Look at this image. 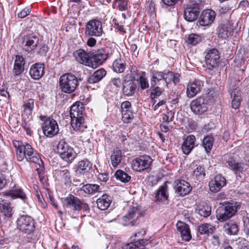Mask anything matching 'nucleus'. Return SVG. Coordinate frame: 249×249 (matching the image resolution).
<instances>
[{
	"instance_id": "obj_1",
	"label": "nucleus",
	"mask_w": 249,
	"mask_h": 249,
	"mask_svg": "<svg viewBox=\"0 0 249 249\" xmlns=\"http://www.w3.org/2000/svg\"><path fill=\"white\" fill-rule=\"evenodd\" d=\"M13 144L16 149L17 157L19 161L26 159L27 161L38 164L42 168L43 162L36 151L28 143L14 140Z\"/></svg>"
},
{
	"instance_id": "obj_2",
	"label": "nucleus",
	"mask_w": 249,
	"mask_h": 249,
	"mask_svg": "<svg viewBox=\"0 0 249 249\" xmlns=\"http://www.w3.org/2000/svg\"><path fill=\"white\" fill-rule=\"evenodd\" d=\"M83 111L82 105H80L79 103H75L71 106L70 111L71 125L74 130L79 133L84 132L87 128L84 124Z\"/></svg>"
},
{
	"instance_id": "obj_3",
	"label": "nucleus",
	"mask_w": 249,
	"mask_h": 249,
	"mask_svg": "<svg viewBox=\"0 0 249 249\" xmlns=\"http://www.w3.org/2000/svg\"><path fill=\"white\" fill-rule=\"evenodd\" d=\"M72 73L63 74L59 78V88L64 93H71L74 92L78 85V81H81Z\"/></svg>"
},
{
	"instance_id": "obj_4",
	"label": "nucleus",
	"mask_w": 249,
	"mask_h": 249,
	"mask_svg": "<svg viewBox=\"0 0 249 249\" xmlns=\"http://www.w3.org/2000/svg\"><path fill=\"white\" fill-rule=\"evenodd\" d=\"M62 202L64 207L75 211L83 210L84 211L89 212L88 204L81 201L79 198L72 195L62 198Z\"/></svg>"
},
{
	"instance_id": "obj_5",
	"label": "nucleus",
	"mask_w": 249,
	"mask_h": 249,
	"mask_svg": "<svg viewBox=\"0 0 249 249\" xmlns=\"http://www.w3.org/2000/svg\"><path fill=\"white\" fill-rule=\"evenodd\" d=\"M57 150L61 158L68 163H71L76 158V153L73 148L65 140L62 139L59 141L57 144Z\"/></svg>"
},
{
	"instance_id": "obj_6",
	"label": "nucleus",
	"mask_w": 249,
	"mask_h": 249,
	"mask_svg": "<svg viewBox=\"0 0 249 249\" xmlns=\"http://www.w3.org/2000/svg\"><path fill=\"white\" fill-rule=\"evenodd\" d=\"M142 215L140 209L137 207H130L127 213L120 220V223L124 226H137Z\"/></svg>"
},
{
	"instance_id": "obj_7",
	"label": "nucleus",
	"mask_w": 249,
	"mask_h": 249,
	"mask_svg": "<svg viewBox=\"0 0 249 249\" xmlns=\"http://www.w3.org/2000/svg\"><path fill=\"white\" fill-rule=\"evenodd\" d=\"M39 118L41 121L44 122L42 127L45 136L52 137L57 134L59 127L57 122L54 119L45 115H40Z\"/></svg>"
},
{
	"instance_id": "obj_8",
	"label": "nucleus",
	"mask_w": 249,
	"mask_h": 249,
	"mask_svg": "<svg viewBox=\"0 0 249 249\" xmlns=\"http://www.w3.org/2000/svg\"><path fill=\"white\" fill-rule=\"evenodd\" d=\"M152 161L153 160L149 156L141 155L132 160L131 167L135 171L142 172L150 168Z\"/></svg>"
},
{
	"instance_id": "obj_9",
	"label": "nucleus",
	"mask_w": 249,
	"mask_h": 249,
	"mask_svg": "<svg viewBox=\"0 0 249 249\" xmlns=\"http://www.w3.org/2000/svg\"><path fill=\"white\" fill-rule=\"evenodd\" d=\"M103 33L102 24L100 20L92 19L86 23L85 34L87 36L100 37Z\"/></svg>"
},
{
	"instance_id": "obj_10",
	"label": "nucleus",
	"mask_w": 249,
	"mask_h": 249,
	"mask_svg": "<svg viewBox=\"0 0 249 249\" xmlns=\"http://www.w3.org/2000/svg\"><path fill=\"white\" fill-rule=\"evenodd\" d=\"M190 107L193 113L196 115H202L208 108V100L204 96H200L192 101Z\"/></svg>"
},
{
	"instance_id": "obj_11",
	"label": "nucleus",
	"mask_w": 249,
	"mask_h": 249,
	"mask_svg": "<svg viewBox=\"0 0 249 249\" xmlns=\"http://www.w3.org/2000/svg\"><path fill=\"white\" fill-rule=\"evenodd\" d=\"M17 224L19 230L25 233L29 234L34 231V221L30 216H20L17 220Z\"/></svg>"
},
{
	"instance_id": "obj_12",
	"label": "nucleus",
	"mask_w": 249,
	"mask_h": 249,
	"mask_svg": "<svg viewBox=\"0 0 249 249\" xmlns=\"http://www.w3.org/2000/svg\"><path fill=\"white\" fill-rule=\"evenodd\" d=\"M206 64L209 70L217 67L219 61V53L216 49L209 50L205 55Z\"/></svg>"
},
{
	"instance_id": "obj_13",
	"label": "nucleus",
	"mask_w": 249,
	"mask_h": 249,
	"mask_svg": "<svg viewBox=\"0 0 249 249\" xmlns=\"http://www.w3.org/2000/svg\"><path fill=\"white\" fill-rule=\"evenodd\" d=\"M203 85V81L199 79H195L193 81L190 82L186 88L187 97L190 98L195 97L200 92Z\"/></svg>"
},
{
	"instance_id": "obj_14",
	"label": "nucleus",
	"mask_w": 249,
	"mask_h": 249,
	"mask_svg": "<svg viewBox=\"0 0 249 249\" xmlns=\"http://www.w3.org/2000/svg\"><path fill=\"white\" fill-rule=\"evenodd\" d=\"M38 37L33 33L24 36L23 37L22 45L23 49L27 52L34 50L37 46Z\"/></svg>"
},
{
	"instance_id": "obj_15",
	"label": "nucleus",
	"mask_w": 249,
	"mask_h": 249,
	"mask_svg": "<svg viewBox=\"0 0 249 249\" xmlns=\"http://www.w3.org/2000/svg\"><path fill=\"white\" fill-rule=\"evenodd\" d=\"M174 189L176 193L180 196L188 195L192 190L190 183L184 180H178L175 182Z\"/></svg>"
},
{
	"instance_id": "obj_16",
	"label": "nucleus",
	"mask_w": 249,
	"mask_h": 249,
	"mask_svg": "<svg viewBox=\"0 0 249 249\" xmlns=\"http://www.w3.org/2000/svg\"><path fill=\"white\" fill-rule=\"evenodd\" d=\"M226 184V179L221 174L218 175L209 182V186L212 192H218Z\"/></svg>"
},
{
	"instance_id": "obj_17",
	"label": "nucleus",
	"mask_w": 249,
	"mask_h": 249,
	"mask_svg": "<svg viewBox=\"0 0 249 249\" xmlns=\"http://www.w3.org/2000/svg\"><path fill=\"white\" fill-rule=\"evenodd\" d=\"M224 160L226 161V162L227 163L230 168L232 170L236 175L240 174L244 171V164L241 162H236L231 154L225 155Z\"/></svg>"
},
{
	"instance_id": "obj_18",
	"label": "nucleus",
	"mask_w": 249,
	"mask_h": 249,
	"mask_svg": "<svg viewBox=\"0 0 249 249\" xmlns=\"http://www.w3.org/2000/svg\"><path fill=\"white\" fill-rule=\"evenodd\" d=\"M215 17V13L214 11L207 9L202 12L197 22L200 26H208L213 22Z\"/></svg>"
},
{
	"instance_id": "obj_19",
	"label": "nucleus",
	"mask_w": 249,
	"mask_h": 249,
	"mask_svg": "<svg viewBox=\"0 0 249 249\" xmlns=\"http://www.w3.org/2000/svg\"><path fill=\"white\" fill-rule=\"evenodd\" d=\"M190 168L192 172L193 177L195 178L200 179L203 178L205 176L206 170L205 167L198 162H193L190 165Z\"/></svg>"
},
{
	"instance_id": "obj_20",
	"label": "nucleus",
	"mask_w": 249,
	"mask_h": 249,
	"mask_svg": "<svg viewBox=\"0 0 249 249\" xmlns=\"http://www.w3.org/2000/svg\"><path fill=\"white\" fill-rule=\"evenodd\" d=\"M29 73L31 77L35 80L40 79L45 73L44 65L41 63H36L30 68Z\"/></svg>"
},
{
	"instance_id": "obj_21",
	"label": "nucleus",
	"mask_w": 249,
	"mask_h": 249,
	"mask_svg": "<svg viewBox=\"0 0 249 249\" xmlns=\"http://www.w3.org/2000/svg\"><path fill=\"white\" fill-rule=\"evenodd\" d=\"M123 91L124 95L127 96H131L135 93L137 85L132 80H128L126 76H125L123 82Z\"/></svg>"
},
{
	"instance_id": "obj_22",
	"label": "nucleus",
	"mask_w": 249,
	"mask_h": 249,
	"mask_svg": "<svg viewBox=\"0 0 249 249\" xmlns=\"http://www.w3.org/2000/svg\"><path fill=\"white\" fill-rule=\"evenodd\" d=\"M25 63V60L22 56H16L12 71V73L14 76H18L23 72Z\"/></svg>"
},
{
	"instance_id": "obj_23",
	"label": "nucleus",
	"mask_w": 249,
	"mask_h": 249,
	"mask_svg": "<svg viewBox=\"0 0 249 249\" xmlns=\"http://www.w3.org/2000/svg\"><path fill=\"white\" fill-rule=\"evenodd\" d=\"M90 58L91 61L93 60L96 63L95 65L96 67L102 64L107 59V54L105 53L104 50L103 49H100L94 52H91L90 53Z\"/></svg>"
},
{
	"instance_id": "obj_24",
	"label": "nucleus",
	"mask_w": 249,
	"mask_h": 249,
	"mask_svg": "<svg viewBox=\"0 0 249 249\" xmlns=\"http://www.w3.org/2000/svg\"><path fill=\"white\" fill-rule=\"evenodd\" d=\"M73 56L79 63L89 66L90 55L83 49H79L73 53Z\"/></svg>"
},
{
	"instance_id": "obj_25",
	"label": "nucleus",
	"mask_w": 249,
	"mask_h": 249,
	"mask_svg": "<svg viewBox=\"0 0 249 249\" xmlns=\"http://www.w3.org/2000/svg\"><path fill=\"white\" fill-rule=\"evenodd\" d=\"M196 137L193 135H189L184 140L181 146L183 154L188 155L195 146Z\"/></svg>"
},
{
	"instance_id": "obj_26",
	"label": "nucleus",
	"mask_w": 249,
	"mask_h": 249,
	"mask_svg": "<svg viewBox=\"0 0 249 249\" xmlns=\"http://www.w3.org/2000/svg\"><path fill=\"white\" fill-rule=\"evenodd\" d=\"M163 71H153L150 78V84L152 87L156 85L165 86V82L164 81Z\"/></svg>"
},
{
	"instance_id": "obj_27",
	"label": "nucleus",
	"mask_w": 249,
	"mask_h": 249,
	"mask_svg": "<svg viewBox=\"0 0 249 249\" xmlns=\"http://www.w3.org/2000/svg\"><path fill=\"white\" fill-rule=\"evenodd\" d=\"M92 167V164L89 160H82L79 161L75 168V172L78 175H84L88 173Z\"/></svg>"
},
{
	"instance_id": "obj_28",
	"label": "nucleus",
	"mask_w": 249,
	"mask_h": 249,
	"mask_svg": "<svg viewBox=\"0 0 249 249\" xmlns=\"http://www.w3.org/2000/svg\"><path fill=\"white\" fill-rule=\"evenodd\" d=\"M223 206L231 217L235 215L240 207L239 203L234 201H225L224 202Z\"/></svg>"
},
{
	"instance_id": "obj_29",
	"label": "nucleus",
	"mask_w": 249,
	"mask_h": 249,
	"mask_svg": "<svg viewBox=\"0 0 249 249\" xmlns=\"http://www.w3.org/2000/svg\"><path fill=\"white\" fill-rule=\"evenodd\" d=\"M164 81L165 82V86L168 84L173 82L177 84L179 81L180 75L178 73H174L172 71H163Z\"/></svg>"
},
{
	"instance_id": "obj_30",
	"label": "nucleus",
	"mask_w": 249,
	"mask_h": 249,
	"mask_svg": "<svg viewBox=\"0 0 249 249\" xmlns=\"http://www.w3.org/2000/svg\"><path fill=\"white\" fill-rule=\"evenodd\" d=\"M199 13V10H198V8L187 7L184 10V18L189 22H193L196 19Z\"/></svg>"
},
{
	"instance_id": "obj_31",
	"label": "nucleus",
	"mask_w": 249,
	"mask_h": 249,
	"mask_svg": "<svg viewBox=\"0 0 249 249\" xmlns=\"http://www.w3.org/2000/svg\"><path fill=\"white\" fill-rule=\"evenodd\" d=\"M111 202V197L107 194L103 195L96 201L97 207L101 210H105L107 209Z\"/></svg>"
},
{
	"instance_id": "obj_32",
	"label": "nucleus",
	"mask_w": 249,
	"mask_h": 249,
	"mask_svg": "<svg viewBox=\"0 0 249 249\" xmlns=\"http://www.w3.org/2000/svg\"><path fill=\"white\" fill-rule=\"evenodd\" d=\"M78 191H83L87 194L92 195L96 192H101V188L99 185L96 184H86L83 185Z\"/></svg>"
},
{
	"instance_id": "obj_33",
	"label": "nucleus",
	"mask_w": 249,
	"mask_h": 249,
	"mask_svg": "<svg viewBox=\"0 0 249 249\" xmlns=\"http://www.w3.org/2000/svg\"><path fill=\"white\" fill-rule=\"evenodd\" d=\"M107 74L106 71L104 69H100L93 73L88 79V82L90 84H94L101 81Z\"/></svg>"
},
{
	"instance_id": "obj_34",
	"label": "nucleus",
	"mask_w": 249,
	"mask_h": 249,
	"mask_svg": "<svg viewBox=\"0 0 249 249\" xmlns=\"http://www.w3.org/2000/svg\"><path fill=\"white\" fill-rule=\"evenodd\" d=\"M231 95L232 98L231 101L232 107L235 109L238 108L241 103V95L239 88L237 87L234 88L231 91Z\"/></svg>"
},
{
	"instance_id": "obj_35",
	"label": "nucleus",
	"mask_w": 249,
	"mask_h": 249,
	"mask_svg": "<svg viewBox=\"0 0 249 249\" xmlns=\"http://www.w3.org/2000/svg\"><path fill=\"white\" fill-rule=\"evenodd\" d=\"M4 196H10L13 199L19 198L23 200L26 199V195L20 189H13L6 191L4 192Z\"/></svg>"
},
{
	"instance_id": "obj_36",
	"label": "nucleus",
	"mask_w": 249,
	"mask_h": 249,
	"mask_svg": "<svg viewBox=\"0 0 249 249\" xmlns=\"http://www.w3.org/2000/svg\"><path fill=\"white\" fill-rule=\"evenodd\" d=\"M168 187L166 185L161 186L159 187L155 195L156 201H164L168 197Z\"/></svg>"
},
{
	"instance_id": "obj_37",
	"label": "nucleus",
	"mask_w": 249,
	"mask_h": 249,
	"mask_svg": "<svg viewBox=\"0 0 249 249\" xmlns=\"http://www.w3.org/2000/svg\"><path fill=\"white\" fill-rule=\"evenodd\" d=\"M0 210L5 216L9 218L13 215L12 208L10 204L5 200L0 201Z\"/></svg>"
},
{
	"instance_id": "obj_38",
	"label": "nucleus",
	"mask_w": 249,
	"mask_h": 249,
	"mask_svg": "<svg viewBox=\"0 0 249 249\" xmlns=\"http://www.w3.org/2000/svg\"><path fill=\"white\" fill-rule=\"evenodd\" d=\"M126 67L125 61L119 58L115 59L112 64V69L114 71L117 73H122L124 71Z\"/></svg>"
},
{
	"instance_id": "obj_39",
	"label": "nucleus",
	"mask_w": 249,
	"mask_h": 249,
	"mask_svg": "<svg viewBox=\"0 0 249 249\" xmlns=\"http://www.w3.org/2000/svg\"><path fill=\"white\" fill-rule=\"evenodd\" d=\"M226 232L229 235H236L239 231V228L235 222H227L224 226Z\"/></svg>"
},
{
	"instance_id": "obj_40",
	"label": "nucleus",
	"mask_w": 249,
	"mask_h": 249,
	"mask_svg": "<svg viewBox=\"0 0 249 249\" xmlns=\"http://www.w3.org/2000/svg\"><path fill=\"white\" fill-rule=\"evenodd\" d=\"M111 163L114 167L118 166L122 160V151L118 148L114 149L110 157Z\"/></svg>"
},
{
	"instance_id": "obj_41",
	"label": "nucleus",
	"mask_w": 249,
	"mask_h": 249,
	"mask_svg": "<svg viewBox=\"0 0 249 249\" xmlns=\"http://www.w3.org/2000/svg\"><path fill=\"white\" fill-rule=\"evenodd\" d=\"M216 217L217 220L221 222H225L231 218L229 213L223 206L217 210Z\"/></svg>"
},
{
	"instance_id": "obj_42",
	"label": "nucleus",
	"mask_w": 249,
	"mask_h": 249,
	"mask_svg": "<svg viewBox=\"0 0 249 249\" xmlns=\"http://www.w3.org/2000/svg\"><path fill=\"white\" fill-rule=\"evenodd\" d=\"M213 143V138L212 136L207 135L204 138L202 145L207 153H209L211 151Z\"/></svg>"
},
{
	"instance_id": "obj_43",
	"label": "nucleus",
	"mask_w": 249,
	"mask_h": 249,
	"mask_svg": "<svg viewBox=\"0 0 249 249\" xmlns=\"http://www.w3.org/2000/svg\"><path fill=\"white\" fill-rule=\"evenodd\" d=\"M215 228L214 226L209 224H203L198 226V230L201 234H210L212 233Z\"/></svg>"
},
{
	"instance_id": "obj_44",
	"label": "nucleus",
	"mask_w": 249,
	"mask_h": 249,
	"mask_svg": "<svg viewBox=\"0 0 249 249\" xmlns=\"http://www.w3.org/2000/svg\"><path fill=\"white\" fill-rule=\"evenodd\" d=\"M116 178L123 182H128L131 179V177L122 170H118L115 174Z\"/></svg>"
},
{
	"instance_id": "obj_45",
	"label": "nucleus",
	"mask_w": 249,
	"mask_h": 249,
	"mask_svg": "<svg viewBox=\"0 0 249 249\" xmlns=\"http://www.w3.org/2000/svg\"><path fill=\"white\" fill-rule=\"evenodd\" d=\"M24 113L27 116L31 115L34 108V100L30 99L26 101L23 105Z\"/></svg>"
},
{
	"instance_id": "obj_46",
	"label": "nucleus",
	"mask_w": 249,
	"mask_h": 249,
	"mask_svg": "<svg viewBox=\"0 0 249 249\" xmlns=\"http://www.w3.org/2000/svg\"><path fill=\"white\" fill-rule=\"evenodd\" d=\"M159 86L156 85L154 87L151 86V98L152 99H154L160 96L164 91V89L162 88L163 86L160 87Z\"/></svg>"
},
{
	"instance_id": "obj_47",
	"label": "nucleus",
	"mask_w": 249,
	"mask_h": 249,
	"mask_svg": "<svg viewBox=\"0 0 249 249\" xmlns=\"http://www.w3.org/2000/svg\"><path fill=\"white\" fill-rule=\"evenodd\" d=\"M231 33V29L225 26V25L219 27L218 30L219 37L226 39L230 36Z\"/></svg>"
},
{
	"instance_id": "obj_48",
	"label": "nucleus",
	"mask_w": 249,
	"mask_h": 249,
	"mask_svg": "<svg viewBox=\"0 0 249 249\" xmlns=\"http://www.w3.org/2000/svg\"><path fill=\"white\" fill-rule=\"evenodd\" d=\"M122 112V120L124 123H130L134 118L133 113L132 111H125Z\"/></svg>"
},
{
	"instance_id": "obj_49",
	"label": "nucleus",
	"mask_w": 249,
	"mask_h": 249,
	"mask_svg": "<svg viewBox=\"0 0 249 249\" xmlns=\"http://www.w3.org/2000/svg\"><path fill=\"white\" fill-rule=\"evenodd\" d=\"M201 37L200 36L195 34H192L189 35L188 38L187 42L192 45H196L201 42Z\"/></svg>"
},
{
	"instance_id": "obj_50",
	"label": "nucleus",
	"mask_w": 249,
	"mask_h": 249,
	"mask_svg": "<svg viewBox=\"0 0 249 249\" xmlns=\"http://www.w3.org/2000/svg\"><path fill=\"white\" fill-rule=\"evenodd\" d=\"M197 213L201 216L207 217L211 213V209L208 206H203L197 210Z\"/></svg>"
},
{
	"instance_id": "obj_51",
	"label": "nucleus",
	"mask_w": 249,
	"mask_h": 249,
	"mask_svg": "<svg viewBox=\"0 0 249 249\" xmlns=\"http://www.w3.org/2000/svg\"><path fill=\"white\" fill-rule=\"evenodd\" d=\"M31 11V8L30 7H26L23 9L22 10L18 11V9L16 11V13L18 15V17L19 18H24L28 16Z\"/></svg>"
},
{
	"instance_id": "obj_52",
	"label": "nucleus",
	"mask_w": 249,
	"mask_h": 249,
	"mask_svg": "<svg viewBox=\"0 0 249 249\" xmlns=\"http://www.w3.org/2000/svg\"><path fill=\"white\" fill-rule=\"evenodd\" d=\"M149 243L148 240L139 239L135 242L134 249H147L145 245Z\"/></svg>"
},
{
	"instance_id": "obj_53",
	"label": "nucleus",
	"mask_w": 249,
	"mask_h": 249,
	"mask_svg": "<svg viewBox=\"0 0 249 249\" xmlns=\"http://www.w3.org/2000/svg\"><path fill=\"white\" fill-rule=\"evenodd\" d=\"M140 88L142 90L148 89L149 87V84L147 79L143 76H141L139 79Z\"/></svg>"
},
{
	"instance_id": "obj_54",
	"label": "nucleus",
	"mask_w": 249,
	"mask_h": 249,
	"mask_svg": "<svg viewBox=\"0 0 249 249\" xmlns=\"http://www.w3.org/2000/svg\"><path fill=\"white\" fill-rule=\"evenodd\" d=\"M174 112L170 111H168L167 114H163L162 115V120L163 122H166L167 124L170 123L173 120V118H174Z\"/></svg>"
},
{
	"instance_id": "obj_55",
	"label": "nucleus",
	"mask_w": 249,
	"mask_h": 249,
	"mask_svg": "<svg viewBox=\"0 0 249 249\" xmlns=\"http://www.w3.org/2000/svg\"><path fill=\"white\" fill-rule=\"evenodd\" d=\"M153 100L154 103L152 106V107L153 108V110L155 111H156L158 112V113H159L160 112V111L159 110V107L164 105L166 103V101L165 100L163 99V100L160 101L158 103L156 104V100L155 99H153Z\"/></svg>"
},
{
	"instance_id": "obj_56",
	"label": "nucleus",
	"mask_w": 249,
	"mask_h": 249,
	"mask_svg": "<svg viewBox=\"0 0 249 249\" xmlns=\"http://www.w3.org/2000/svg\"><path fill=\"white\" fill-rule=\"evenodd\" d=\"M243 222V231L248 235H249V218L248 216H243L242 218Z\"/></svg>"
},
{
	"instance_id": "obj_57",
	"label": "nucleus",
	"mask_w": 249,
	"mask_h": 249,
	"mask_svg": "<svg viewBox=\"0 0 249 249\" xmlns=\"http://www.w3.org/2000/svg\"><path fill=\"white\" fill-rule=\"evenodd\" d=\"M176 226L178 231L180 234L183 232V231L188 230V228H189V226L187 224L181 221H178Z\"/></svg>"
},
{
	"instance_id": "obj_58",
	"label": "nucleus",
	"mask_w": 249,
	"mask_h": 249,
	"mask_svg": "<svg viewBox=\"0 0 249 249\" xmlns=\"http://www.w3.org/2000/svg\"><path fill=\"white\" fill-rule=\"evenodd\" d=\"M116 3H118V7L120 11H124L127 9V0H115Z\"/></svg>"
},
{
	"instance_id": "obj_59",
	"label": "nucleus",
	"mask_w": 249,
	"mask_h": 249,
	"mask_svg": "<svg viewBox=\"0 0 249 249\" xmlns=\"http://www.w3.org/2000/svg\"><path fill=\"white\" fill-rule=\"evenodd\" d=\"M210 240L214 248H217L220 245L219 237L217 235H213Z\"/></svg>"
},
{
	"instance_id": "obj_60",
	"label": "nucleus",
	"mask_w": 249,
	"mask_h": 249,
	"mask_svg": "<svg viewBox=\"0 0 249 249\" xmlns=\"http://www.w3.org/2000/svg\"><path fill=\"white\" fill-rule=\"evenodd\" d=\"M121 112L132 111L131 104L129 101H124L121 105Z\"/></svg>"
},
{
	"instance_id": "obj_61",
	"label": "nucleus",
	"mask_w": 249,
	"mask_h": 249,
	"mask_svg": "<svg viewBox=\"0 0 249 249\" xmlns=\"http://www.w3.org/2000/svg\"><path fill=\"white\" fill-rule=\"evenodd\" d=\"M122 84L123 83L119 78H112L109 82V84L111 86H114L116 88H120Z\"/></svg>"
},
{
	"instance_id": "obj_62",
	"label": "nucleus",
	"mask_w": 249,
	"mask_h": 249,
	"mask_svg": "<svg viewBox=\"0 0 249 249\" xmlns=\"http://www.w3.org/2000/svg\"><path fill=\"white\" fill-rule=\"evenodd\" d=\"M180 234L182 239L184 240L188 241L191 239L192 236L189 227L188 228V230L183 231V232L181 233Z\"/></svg>"
},
{
	"instance_id": "obj_63",
	"label": "nucleus",
	"mask_w": 249,
	"mask_h": 249,
	"mask_svg": "<svg viewBox=\"0 0 249 249\" xmlns=\"http://www.w3.org/2000/svg\"><path fill=\"white\" fill-rule=\"evenodd\" d=\"M190 3V6L189 7L198 8V10H199L201 5V0H191Z\"/></svg>"
},
{
	"instance_id": "obj_64",
	"label": "nucleus",
	"mask_w": 249,
	"mask_h": 249,
	"mask_svg": "<svg viewBox=\"0 0 249 249\" xmlns=\"http://www.w3.org/2000/svg\"><path fill=\"white\" fill-rule=\"evenodd\" d=\"M60 175L66 180V181H69L70 179V173L69 171L67 169L61 171Z\"/></svg>"
}]
</instances>
